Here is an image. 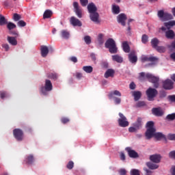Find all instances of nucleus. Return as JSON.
<instances>
[{
	"mask_svg": "<svg viewBox=\"0 0 175 175\" xmlns=\"http://www.w3.org/2000/svg\"><path fill=\"white\" fill-rule=\"evenodd\" d=\"M158 59L155 57H147L146 55H143L141 57L142 62H155Z\"/></svg>",
	"mask_w": 175,
	"mask_h": 175,
	"instance_id": "12",
	"label": "nucleus"
},
{
	"mask_svg": "<svg viewBox=\"0 0 175 175\" xmlns=\"http://www.w3.org/2000/svg\"><path fill=\"white\" fill-rule=\"evenodd\" d=\"M159 44V40L157 38H153L151 40V45L154 49H157V47H158Z\"/></svg>",
	"mask_w": 175,
	"mask_h": 175,
	"instance_id": "30",
	"label": "nucleus"
},
{
	"mask_svg": "<svg viewBox=\"0 0 175 175\" xmlns=\"http://www.w3.org/2000/svg\"><path fill=\"white\" fill-rule=\"evenodd\" d=\"M99 44H103L105 40H103V34L99 33L97 38Z\"/></svg>",
	"mask_w": 175,
	"mask_h": 175,
	"instance_id": "38",
	"label": "nucleus"
},
{
	"mask_svg": "<svg viewBox=\"0 0 175 175\" xmlns=\"http://www.w3.org/2000/svg\"><path fill=\"white\" fill-rule=\"evenodd\" d=\"M70 61H72V62L76 63V62H77V57H70Z\"/></svg>",
	"mask_w": 175,
	"mask_h": 175,
	"instance_id": "63",
	"label": "nucleus"
},
{
	"mask_svg": "<svg viewBox=\"0 0 175 175\" xmlns=\"http://www.w3.org/2000/svg\"><path fill=\"white\" fill-rule=\"evenodd\" d=\"M83 70L85 72V73H92L94 68H92L91 66H85L83 67Z\"/></svg>",
	"mask_w": 175,
	"mask_h": 175,
	"instance_id": "29",
	"label": "nucleus"
},
{
	"mask_svg": "<svg viewBox=\"0 0 175 175\" xmlns=\"http://www.w3.org/2000/svg\"><path fill=\"white\" fill-rule=\"evenodd\" d=\"M129 59L131 64H136L137 62V55L135 51H131L129 54Z\"/></svg>",
	"mask_w": 175,
	"mask_h": 175,
	"instance_id": "11",
	"label": "nucleus"
},
{
	"mask_svg": "<svg viewBox=\"0 0 175 175\" xmlns=\"http://www.w3.org/2000/svg\"><path fill=\"white\" fill-rule=\"evenodd\" d=\"M48 77H49V79H53V80H55L58 77V75H57V74L51 73L48 76Z\"/></svg>",
	"mask_w": 175,
	"mask_h": 175,
	"instance_id": "48",
	"label": "nucleus"
},
{
	"mask_svg": "<svg viewBox=\"0 0 175 175\" xmlns=\"http://www.w3.org/2000/svg\"><path fill=\"white\" fill-rule=\"evenodd\" d=\"M144 170L146 172V175H153L152 172L147 170V168H144Z\"/></svg>",
	"mask_w": 175,
	"mask_h": 175,
	"instance_id": "61",
	"label": "nucleus"
},
{
	"mask_svg": "<svg viewBox=\"0 0 175 175\" xmlns=\"http://www.w3.org/2000/svg\"><path fill=\"white\" fill-rule=\"evenodd\" d=\"M0 96L1 99H3V98H6V96H8V93H6V92H1Z\"/></svg>",
	"mask_w": 175,
	"mask_h": 175,
	"instance_id": "51",
	"label": "nucleus"
},
{
	"mask_svg": "<svg viewBox=\"0 0 175 175\" xmlns=\"http://www.w3.org/2000/svg\"><path fill=\"white\" fill-rule=\"evenodd\" d=\"M146 95L148 100H154V98L158 95V91L156 89L149 88L146 90Z\"/></svg>",
	"mask_w": 175,
	"mask_h": 175,
	"instance_id": "6",
	"label": "nucleus"
},
{
	"mask_svg": "<svg viewBox=\"0 0 175 175\" xmlns=\"http://www.w3.org/2000/svg\"><path fill=\"white\" fill-rule=\"evenodd\" d=\"M170 158H173L175 159V150H173L169 153Z\"/></svg>",
	"mask_w": 175,
	"mask_h": 175,
	"instance_id": "54",
	"label": "nucleus"
},
{
	"mask_svg": "<svg viewBox=\"0 0 175 175\" xmlns=\"http://www.w3.org/2000/svg\"><path fill=\"white\" fill-rule=\"evenodd\" d=\"M7 28L9 31H12V29L16 28V25L12 22L7 23Z\"/></svg>",
	"mask_w": 175,
	"mask_h": 175,
	"instance_id": "36",
	"label": "nucleus"
},
{
	"mask_svg": "<svg viewBox=\"0 0 175 175\" xmlns=\"http://www.w3.org/2000/svg\"><path fill=\"white\" fill-rule=\"evenodd\" d=\"M165 13L166 12H164L163 10L158 11L157 16L160 18V20H161V21H163Z\"/></svg>",
	"mask_w": 175,
	"mask_h": 175,
	"instance_id": "35",
	"label": "nucleus"
},
{
	"mask_svg": "<svg viewBox=\"0 0 175 175\" xmlns=\"http://www.w3.org/2000/svg\"><path fill=\"white\" fill-rule=\"evenodd\" d=\"M144 79H148L150 83H152L154 84V88H158L159 87V78L158 77H155L150 73H139V80H144Z\"/></svg>",
	"mask_w": 175,
	"mask_h": 175,
	"instance_id": "2",
	"label": "nucleus"
},
{
	"mask_svg": "<svg viewBox=\"0 0 175 175\" xmlns=\"http://www.w3.org/2000/svg\"><path fill=\"white\" fill-rule=\"evenodd\" d=\"M80 2L82 6H85L86 5H88V0H80Z\"/></svg>",
	"mask_w": 175,
	"mask_h": 175,
	"instance_id": "52",
	"label": "nucleus"
},
{
	"mask_svg": "<svg viewBox=\"0 0 175 175\" xmlns=\"http://www.w3.org/2000/svg\"><path fill=\"white\" fill-rule=\"evenodd\" d=\"M53 90V83L51 81L46 79L45 81V85L42 86L40 89L41 94L42 95H49V92Z\"/></svg>",
	"mask_w": 175,
	"mask_h": 175,
	"instance_id": "5",
	"label": "nucleus"
},
{
	"mask_svg": "<svg viewBox=\"0 0 175 175\" xmlns=\"http://www.w3.org/2000/svg\"><path fill=\"white\" fill-rule=\"evenodd\" d=\"M133 95L134 96L135 100H139V99L142 98V92H134Z\"/></svg>",
	"mask_w": 175,
	"mask_h": 175,
	"instance_id": "33",
	"label": "nucleus"
},
{
	"mask_svg": "<svg viewBox=\"0 0 175 175\" xmlns=\"http://www.w3.org/2000/svg\"><path fill=\"white\" fill-rule=\"evenodd\" d=\"M146 166H148V168L151 169V170H154L155 169H158V167H159V165L154 164L151 162L146 163Z\"/></svg>",
	"mask_w": 175,
	"mask_h": 175,
	"instance_id": "27",
	"label": "nucleus"
},
{
	"mask_svg": "<svg viewBox=\"0 0 175 175\" xmlns=\"http://www.w3.org/2000/svg\"><path fill=\"white\" fill-rule=\"evenodd\" d=\"M150 159L152 162L154 163H159L161 162V155L153 154L150 157Z\"/></svg>",
	"mask_w": 175,
	"mask_h": 175,
	"instance_id": "17",
	"label": "nucleus"
},
{
	"mask_svg": "<svg viewBox=\"0 0 175 175\" xmlns=\"http://www.w3.org/2000/svg\"><path fill=\"white\" fill-rule=\"evenodd\" d=\"M167 120H175V113H172V114H169L167 116Z\"/></svg>",
	"mask_w": 175,
	"mask_h": 175,
	"instance_id": "49",
	"label": "nucleus"
},
{
	"mask_svg": "<svg viewBox=\"0 0 175 175\" xmlns=\"http://www.w3.org/2000/svg\"><path fill=\"white\" fill-rule=\"evenodd\" d=\"M33 162V156L29 155L27 159V163L31 164Z\"/></svg>",
	"mask_w": 175,
	"mask_h": 175,
	"instance_id": "44",
	"label": "nucleus"
},
{
	"mask_svg": "<svg viewBox=\"0 0 175 175\" xmlns=\"http://www.w3.org/2000/svg\"><path fill=\"white\" fill-rule=\"evenodd\" d=\"M7 40L12 46H17V40L16 38L8 36Z\"/></svg>",
	"mask_w": 175,
	"mask_h": 175,
	"instance_id": "19",
	"label": "nucleus"
},
{
	"mask_svg": "<svg viewBox=\"0 0 175 175\" xmlns=\"http://www.w3.org/2000/svg\"><path fill=\"white\" fill-rule=\"evenodd\" d=\"M61 36L62 38H63V39H69L70 33H69V31H68V30H62Z\"/></svg>",
	"mask_w": 175,
	"mask_h": 175,
	"instance_id": "23",
	"label": "nucleus"
},
{
	"mask_svg": "<svg viewBox=\"0 0 175 175\" xmlns=\"http://www.w3.org/2000/svg\"><path fill=\"white\" fill-rule=\"evenodd\" d=\"M169 140H175V134H170L168 135Z\"/></svg>",
	"mask_w": 175,
	"mask_h": 175,
	"instance_id": "57",
	"label": "nucleus"
},
{
	"mask_svg": "<svg viewBox=\"0 0 175 175\" xmlns=\"http://www.w3.org/2000/svg\"><path fill=\"white\" fill-rule=\"evenodd\" d=\"M114 102L116 105H120V103H121V98L115 97Z\"/></svg>",
	"mask_w": 175,
	"mask_h": 175,
	"instance_id": "53",
	"label": "nucleus"
},
{
	"mask_svg": "<svg viewBox=\"0 0 175 175\" xmlns=\"http://www.w3.org/2000/svg\"><path fill=\"white\" fill-rule=\"evenodd\" d=\"M174 83L170 79H166L163 81V88L164 90H173Z\"/></svg>",
	"mask_w": 175,
	"mask_h": 175,
	"instance_id": "8",
	"label": "nucleus"
},
{
	"mask_svg": "<svg viewBox=\"0 0 175 175\" xmlns=\"http://www.w3.org/2000/svg\"><path fill=\"white\" fill-rule=\"evenodd\" d=\"M144 106H146L144 101H139L136 105V107H143Z\"/></svg>",
	"mask_w": 175,
	"mask_h": 175,
	"instance_id": "46",
	"label": "nucleus"
},
{
	"mask_svg": "<svg viewBox=\"0 0 175 175\" xmlns=\"http://www.w3.org/2000/svg\"><path fill=\"white\" fill-rule=\"evenodd\" d=\"M131 175H140V171H139V170L133 169L131 170Z\"/></svg>",
	"mask_w": 175,
	"mask_h": 175,
	"instance_id": "41",
	"label": "nucleus"
},
{
	"mask_svg": "<svg viewBox=\"0 0 175 175\" xmlns=\"http://www.w3.org/2000/svg\"><path fill=\"white\" fill-rule=\"evenodd\" d=\"M73 6L77 17H79V18H81L83 17V11L79 8V3L74 2Z\"/></svg>",
	"mask_w": 175,
	"mask_h": 175,
	"instance_id": "9",
	"label": "nucleus"
},
{
	"mask_svg": "<svg viewBox=\"0 0 175 175\" xmlns=\"http://www.w3.org/2000/svg\"><path fill=\"white\" fill-rule=\"evenodd\" d=\"M70 24L74 27H81L82 24L80 20L77 19L75 16H72L70 20Z\"/></svg>",
	"mask_w": 175,
	"mask_h": 175,
	"instance_id": "13",
	"label": "nucleus"
},
{
	"mask_svg": "<svg viewBox=\"0 0 175 175\" xmlns=\"http://www.w3.org/2000/svg\"><path fill=\"white\" fill-rule=\"evenodd\" d=\"M112 12L113 14H118L120 13V6L116 4H112Z\"/></svg>",
	"mask_w": 175,
	"mask_h": 175,
	"instance_id": "28",
	"label": "nucleus"
},
{
	"mask_svg": "<svg viewBox=\"0 0 175 175\" xmlns=\"http://www.w3.org/2000/svg\"><path fill=\"white\" fill-rule=\"evenodd\" d=\"M142 125H143L142 123V118H138L137 119V121L133 124V126L137 128L138 130L140 129V128H142Z\"/></svg>",
	"mask_w": 175,
	"mask_h": 175,
	"instance_id": "24",
	"label": "nucleus"
},
{
	"mask_svg": "<svg viewBox=\"0 0 175 175\" xmlns=\"http://www.w3.org/2000/svg\"><path fill=\"white\" fill-rule=\"evenodd\" d=\"M172 174L175 175V166H172Z\"/></svg>",
	"mask_w": 175,
	"mask_h": 175,
	"instance_id": "64",
	"label": "nucleus"
},
{
	"mask_svg": "<svg viewBox=\"0 0 175 175\" xmlns=\"http://www.w3.org/2000/svg\"><path fill=\"white\" fill-rule=\"evenodd\" d=\"M168 98L171 102H175V95L169 96Z\"/></svg>",
	"mask_w": 175,
	"mask_h": 175,
	"instance_id": "59",
	"label": "nucleus"
},
{
	"mask_svg": "<svg viewBox=\"0 0 175 175\" xmlns=\"http://www.w3.org/2000/svg\"><path fill=\"white\" fill-rule=\"evenodd\" d=\"M119 117L120 118L118 119V124L122 128H126L129 125V122L126 120V118L122 113H119Z\"/></svg>",
	"mask_w": 175,
	"mask_h": 175,
	"instance_id": "7",
	"label": "nucleus"
},
{
	"mask_svg": "<svg viewBox=\"0 0 175 175\" xmlns=\"http://www.w3.org/2000/svg\"><path fill=\"white\" fill-rule=\"evenodd\" d=\"M106 49H109L111 54H116L118 52L117 45H116V41L113 38H109L105 42Z\"/></svg>",
	"mask_w": 175,
	"mask_h": 175,
	"instance_id": "4",
	"label": "nucleus"
},
{
	"mask_svg": "<svg viewBox=\"0 0 175 175\" xmlns=\"http://www.w3.org/2000/svg\"><path fill=\"white\" fill-rule=\"evenodd\" d=\"M126 151H127L131 158H137V157H139V155L137 154V152L132 150L131 148H126Z\"/></svg>",
	"mask_w": 175,
	"mask_h": 175,
	"instance_id": "16",
	"label": "nucleus"
},
{
	"mask_svg": "<svg viewBox=\"0 0 175 175\" xmlns=\"http://www.w3.org/2000/svg\"><path fill=\"white\" fill-rule=\"evenodd\" d=\"M75 163L73 161H69V163L67 164V167L70 170L73 169Z\"/></svg>",
	"mask_w": 175,
	"mask_h": 175,
	"instance_id": "50",
	"label": "nucleus"
},
{
	"mask_svg": "<svg viewBox=\"0 0 175 175\" xmlns=\"http://www.w3.org/2000/svg\"><path fill=\"white\" fill-rule=\"evenodd\" d=\"M112 59L113 61H115L118 64H121L124 61V59H122V57L120 56L119 55H112Z\"/></svg>",
	"mask_w": 175,
	"mask_h": 175,
	"instance_id": "20",
	"label": "nucleus"
},
{
	"mask_svg": "<svg viewBox=\"0 0 175 175\" xmlns=\"http://www.w3.org/2000/svg\"><path fill=\"white\" fill-rule=\"evenodd\" d=\"M75 76L77 79H79L80 80V79L83 77V74L81 72H76Z\"/></svg>",
	"mask_w": 175,
	"mask_h": 175,
	"instance_id": "56",
	"label": "nucleus"
},
{
	"mask_svg": "<svg viewBox=\"0 0 175 175\" xmlns=\"http://www.w3.org/2000/svg\"><path fill=\"white\" fill-rule=\"evenodd\" d=\"M5 24H8V20L5 16L0 15V25H5Z\"/></svg>",
	"mask_w": 175,
	"mask_h": 175,
	"instance_id": "37",
	"label": "nucleus"
},
{
	"mask_svg": "<svg viewBox=\"0 0 175 175\" xmlns=\"http://www.w3.org/2000/svg\"><path fill=\"white\" fill-rule=\"evenodd\" d=\"M62 122L63 124H66V122H69V119L66 118H62Z\"/></svg>",
	"mask_w": 175,
	"mask_h": 175,
	"instance_id": "60",
	"label": "nucleus"
},
{
	"mask_svg": "<svg viewBox=\"0 0 175 175\" xmlns=\"http://www.w3.org/2000/svg\"><path fill=\"white\" fill-rule=\"evenodd\" d=\"M17 24L18 27H25L27 25V23L24 21H19Z\"/></svg>",
	"mask_w": 175,
	"mask_h": 175,
	"instance_id": "47",
	"label": "nucleus"
},
{
	"mask_svg": "<svg viewBox=\"0 0 175 175\" xmlns=\"http://www.w3.org/2000/svg\"><path fill=\"white\" fill-rule=\"evenodd\" d=\"M165 27L167 28V29H170L171 27H174L175 25V21H171L167 23H164Z\"/></svg>",
	"mask_w": 175,
	"mask_h": 175,
	"instance_id": "32",
	"label": "nucleus"
},
{
	"mask_svg": "<svg viewBox=\"0 0 175 175\" xmlns=\"http://www.w3.org/2000/svg\"><path fill=\"white\" fill-rule=\"evenodd\" d=\"M88 10L90 14V19L94 23H98L99 20V14L96 12L98 9L94 3H90L88 5Z\"/></svg>",
	"mask_w": 175,
	"mask_h": 175,
	"instance_id": "3",
	"label": "nucleus"
},
{
	"mask_svg": "<svg viewBox=\"0 0 175 175\" xmlns=\"http://www.w3.org/2000/svg\"><path fill=\"white\" fill-rule=\"evenodd\" d=\"M41 55L43 57H47L49 54V48L46 46H41Z\"/></svg>",
	"mask_w": 175,
	"mask_h": 175,
	"instance_id": "18",
	"label": "nucleus"
},
{
	"mask_svg": "<svg viewBox=\"0 0 175 175\" xmlns=\"http://www.w3.org/2000/svg\"><path fill=\"white\" fill-rule=\"evenodd\" d=\"M120 159L121 161H125V154L124 152H120Z\"/></svg>",
	"mask_w": 175,
	"mask_h": 175,
	"instance_id": "62",
	"label": "nucleus"
},
{
	"mask_svg": "<svg viewBox=\"0 0 175 175\" xmlns=\"http://www.w3.org/2000/svg\"><path fill=\"white\" fill-rule=\"evenodd\" d=\"M137 131H139V129L137 128H136L135 126L129 127V132H131V133L137 132Z\"/></svg>",
	"mask_w": 175,
	"mask_h": 175,
	"instance_id": "43",
	"label": "nucleus"
},
{
	"mask_svg": "<svg viewBox=\"0 0 175 175\" xmlns=\"http://www.w3.org/2000/svg\"><path fill=\"white\" fill-rule=\"evenodd\" d=\"M114 76V70L109 69L105 73V79H109V77H113Z\"/></svg>",
	"mask_w": 175,
	"mask_h": 175,
	"instance_id": "22",
	"label": "nucleus"
},
{
	"mask_svg": "<svg viewBox=\"0 0 175 175\" xmlns=\"http://www.w3.org/2000/svg\"><path fill=\"white\" fill-rule=\"evenodd\" d=\"M21 19V16L18 14H14L13 15V20L14 21H18V20Z\"/></svg>",
	"mask_w": 175,
	"mask_h": 175,
	"instance_id": "42",
	"label": "nucleus"
},
{
	"mask_svg": "<svg viewBox=\"0 0 175 175\" xmlns=\"http://www.w3.org/2000/svg\"><path fill=\"white\" fill-rule=\"evenodd\" d=\"M152 113L157 117H161V116H163V111L161 108H153L152 109Z\"/></svg>",
	"mask_w": 175,
	"mask_h": 175,
	"instance_id": "15",
	"label": "nucleus"
},
{
	"mask_svg": "<svg viewBox=\"0 0 175 175\" xmlns=\"http://www.w3.org/2000/svg\"><path fill=\"white\" fill-rule=\"evenodd\" d=\"M146 132L145 136L146 139H151V137H154L157 140H161L165 139V135L162 133H155V128H154V122L150 121L146 124Z\"/></svg>",
	"mask_w": 175,
	"mask_h": 175,
	"instance_id": "1",
	"label": "nucleus"
},
{
	"mask_svg": "<svg viewBox=\"0 0 175 175\" xmlns=\"http://www.w3.org/2000/svg\"><path fill=\"white\" fill-rule=\"evenodd\" d=\"M155 49L159 51V53H165V47L163 46H157Z\"/></svg>",
	"mask_w": 175,
	"mask_h": 175,
	"instance_id": "45",
	"label": "nucleus"
},
{
	"mask_svg": "<svg viewBox=\"0 0 175 175\" xmlns=\"http://www.w3.org/2000/svg\"><path fill=\"white\" fill-rule=\"evenodd\" d=\"M114 95L116 96H121V92H120V91H118V90H115L113 92H111L109 94V98H113V96H114Z\"/></svg>",
	"mask_w": 175,
	"mask_h": 175,
	"instance_id": "31",
	"label": "nucleus"
},
{
	"mask_svg": "<svg viewBox=\"0 0 175 175\" xmlns=\"http://www.w3.org/2000/svg\"><path fill=\"white\" fill-rule=\"evenodd\" d=\"M172 19H173V15L167 12H165L163 21H167L168 20H172Z\"/></svg>",
	"mask_w": 175,
	"mask_h": 175,
	"instance_id": "34",
	"label": "nucleus"
},
{
	"mask_svg": "<svg viewBox=\"0 0 175 175\" xmlns=\"http://www.w3.org/2000/svg\"><path fill=\"white\" fill-rule=\"evenodd\" d=\"M122 49L124 53H129V51H131V49L129 48V45L127 42H122Z\"/></svg>",
	"mask_w": 175,
	"mask_h": 175,
	"instance_id": "26",
	"label": "nucleus"
},
{
	"mask_svg": "<svg viewBox=\"0 0 175 175\" xmlns=\"http://www.w3.org/2000/svg\"><path fill=\"white\" fill-rule=\"evenodd\" d=\"M84 41L86 44H91V37L90 36H85L84 37Z\"/></svg>",
	"mask_w": 175,
	"mask_h": 175,
	"instance_id": "39",
	"label": "nucleus"
},
{
	"mask_svg": "<svg viewBox=\"0 0 175 175\" xmlns=\"http://www.w3.org/2000/svg\"><path fill=\"white\" fill-rule=\"evenodd\" d=\"M14 136L16 140L21 142L23 140V131L16 129L14 130Z\"/></svg>",
	"mask_w": 175,
	"mask_h": 175,
	"instance_id": "10",
	"label": "nucleus"
},
{
	"mask_svg": "<svg viewBox=\"0 0 175 175\" xmlns=\"http://www.w3.org/2000/svg\"><path fill=\"white\" fill-rule=\"evenodd\" d=\"M174 36L175 33L173 30H168L165 32V37L167 39H174Z\"/></svg>",
	"mask_w": 175,
	"mask_h": 175,
	"instance_id": "21",
	"label": "nucleus"
},
{
	"mask_svg": "<svg viewBox=\"0 0 175 175\" xmlns=\"http://www.w3.org/2000/svg\"><path fill=\"white\" fill-rule=\"evenodd\" d=\"M120 175H126V170L125 169H121L119 170Z\"/></svg>",
	"mask_w": 175,
	"mask_h": 175,
	"instance_id": "55",
	"label": "nucleus"
},
{
	"mask_svg": "<svg viewBox=\"0 0 175 175\" xmlns=\"http://www.w3.org/2000/svg\"><path fill=\"white\" fill-rule=\"evenodd\" d=\"M129 88L130 90H135V88H136V85L133 82L130 84Z\"/></svg>",
	"mask_w": 175,
	"mask_h": 175,
	"instance_id": "58",
	"label": "nucleus"
},
{
	"mask_svg": "<svg viewBox=\"0 0 175 175\" xmlns=\"http://www.w3.org/2000/svg\"><path fill=\"white\" fill-rule=\"evenodd\" d=\"M53 16V12L50 10H46L44 12L43 18H50Z\"/></svg>",
	"mask_w": 175,
	"mask_h": 175,
	"instance_id": "25",
	"label": "nucleus"
},
{
	"mask_svg": "<svg viewBox=\"0 0 175 175\" xmlns=\"http://www.w3.org/2000/svg\"><path fill=\"white\" fill-rule=\"evenodd\" d=\"M142 43H147L148 42V36L144 34L142 38Z\"/></svg>",
	"mask_w": 175,
	"mask_h": 175,
	"instance_id": "40",
	"label": "nucleus"
},
{
	"mask_svg": "<svg viewBox=\"0 0 175 175\" xmlns=\"http://www.w3.org/2000/svg\"><path fill=\"white\" fill-rule=\"evenodd\" d=\"M126 21V15L125 14H120L118 16V22L125 27V21Z\"/></svg>",
	"mask_w": 175,
	"mask_h": 175,
	"instance_id": "14",
	"label": "nucleus"
}]
</instances>
